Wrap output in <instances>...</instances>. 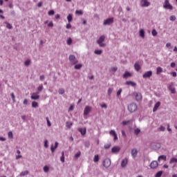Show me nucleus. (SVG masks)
Segmentation results:
<instances>
[{
    "mask_svg": "<svg viewBox=\"0 0 177 177\" xmlns=\"http://www.w3.org/2000/svg\"><path fill=\"white\" fill-rule=\"evenodd\" d=\"M10 96H11V97H12V101H13V102H16V100H15V93H12L10 94Z\"/></svg>",
    "mask_w": 177,
    "mask_h": 177,
    "instance_id": "obj_53",
    "label": "nucleus"
},
{
    "mask_svg": "<svg viewBox=\"0 0 177 177\" xmlns=\"http://www.w3.org/2000/svg\"><path fill=\"white\" fill-rule=\"evenodd\" d=\"M47 125L48 127H51L52 124H50V121H49V118H46Z\"/></svg>",
    "mask_w": 177,
    "mask_h": 177,
    "instance_id": "obj_54",
    "label": "nucleus"
},
{
    "mask_svg": "<svg viewBox=\"0 0 177 177\" xmlns=\"http://www.w3.org/2000/svg\"><path fill=\"white\" fill-rule=\"evenodd\" d=\"M30 63H31V59H26L24 62V66H26V67H28Z\"/></svg>",
    "mask_w": 177,
    "mask_h": 177,
    "instance_id": "obj_26",
    "label": "nucleus"
},
{
    "mask_svg": "<svg viewBox=\"0 0 177 177\" xmlns=\"http://www.w3.org/2000/svg\"><path fill=\"white\" fill-rule=\"evenodd\" d=\"M4 24H6V28H8V30H12L13 28V26H12V24H9L8 21H5Z\"/></svg>",
    "mask_w": 177,
    "mask_h": 177,
    "instance_id": "obj_22",
    "label": "nucleus"
},
{
    "mask_svg": "<svg viewBox=\"0 0 177 177\" xmlns=\"http://www.w3.org/2000/svg\"><path fill=\"white\" fill-rule=\"evenodd\" d=\"M131 156L133 158H136V156H138V149H131Z\"/></svg>",
    "mask_w": 177,
    "mask_h": 177,
    "instance_id": "obj_15",
    "label": "nucleus"
},
{
    "mask_svg": "<svg viewBox=\"0 0 177 177\" xmlns=\"http://www.w3.org/2000/svg\"><path fill=\"white\" fill-rule=\"evenodd\" d=\"M75 14H76V15H84V12H82V10H77L75 11Z\"/></svg>",
    "mask_w": 177,
    "mask_h": 177,
    "instance_id": "obj_47",
    "label": "nucleus"
},
{
    "mask_svg": "<svg viewBox=\"0 0 177 177\" xmlns=\"http://www.w3.org/2000/svg\"><path fill=\"white\" fill-rule=\"evenodd\" d=\"M103 167L109 168L111 165V160L109 158L105 159L102 162Z\"/></svg>",
    "mask_w": 177,
    "mask_h": 177,
    "instance_id": "obj_6",
    "label": "nucleus"
},
{
    "mask_svg": "<svg viewBox=\"0 0 177 177\" xmlns=\"http://www.w3.org/2000/svg\"><path fill=\"white\" fill-rule=\"evenodd\" d=\"M23 104H24L25 106H27L28 104V100L24 99V100L23 102Z\"/></svg>",
    "mask_w": 177,
    "mask_h": 177,
    "instance_id": "obj_50",
    "label": "nucleus"
},
{
    "mask_svg": "<svg viewBox=\"0 0 177 177\" xmlns=\"http://www.w3.org/2000/svg\"><path fill=\"white\" fill-rule=\"evenodd\" d=\"M102 50H95L94 53H95V55H102Z\"/></svg>",
    "mask_w": 177,
    "mask_h": 177,
    "instance_id": "obj_42",
    "label": "nucleus"
},
{
    "mask_svg": "<svg viewBox=\"0 0 177 177\" xmlns=\"http://www.w3.org/2000/svg\"><path fill=\"white\" fill-rule=\"evenodd\" d=\"M66 127H67V128H71V127H73V122H66Z\"/></svg>",
    "mask_w": 177,
    "mask_h": 177,
    "instance_id": "obj_34",
    "label": "nucleus"
},
{
    "mask_svg": "<svg viewBox=\"0 0 177 177\" xmlns=\"http://www.w3.org/2000/svg\"><path fill=\"white\" fill-rule=\"evenodd\" d=\"M118 68L117 67H113L112 68H111L110 71L111 73H115V71H117Z\"/></svg>",
    "mask_w": 177,
    "mask_h": 177,
    "instance_id": "obj_48",
    "label": "nucleus"
},
{
    "mask_svg": "<svg viewBox=\"0 0 177 177\" xmlns=\"http://www.w3.org/2000/svg\"><path fill=\"white\" fill-rule=\"evenodd\" d=\"M122 92V88H120L117 93H116V95L118 96V97L121 95V93Z\"/></svg>",
    "mask_w": 177,
    "mask_h": 177,
    "instance_id": "obj_49",
    "label": "nucleus"
},
{
    "mask_svg": "<svg viewBox=\"0 0 177 177\" xmlns=\"http://www.w3.org/2000/svg\"><path fill=\"white\" fill-rule=\"evenodd\" d=\"M133 95L135 96L137 102H140V100H142V94L140 93H134Z\"/></svg>",
    "mask_w": 177,
    "mask_h": 177,
    "instance_id": "obj_11",
    "label": "nucleus"
},
{
    "mask_svg": "<svg viewBox=\"0 0 177 177\" xmlns=\"http://www.w3.org/2000/svg\"><path fill=\"white\" fill-rule=\"evenodd\" d=\"M168 89L171 91V93H176L175 87H174V83H171V85L169 86Z\"/></svg>",
    "mask_w": 177,
    "mask_h": 177,
    "instance_id": "obj_14",
    "label": "nucleus"
},
{
    "mask_svg": "<svg viewBox=\"0 0 177 177\" xmlns=\"http://www.w3.org/2000/svg\"><path fill=\"white\" fill-rule=\"evenodd\" d=\"M38 93H33L31 95V99L32 100H38L39 99V95H38Z\"/></svg>",
    "mask_w": 177,
    "mask_h": 177,
    "instance_id": "obj_12",
    "label": "nucleus"
},
{
    "mask_svg": "<svg viewBox=\"0 0 177 177\" xmlns=\"http://www.w3.org/2000/svg\"><path fill=\"white\" fill-rule=\"evenodd\" d=\"M64 92H65L64 88H59L58 90V93L59 95H64Z\"/></svg>",
    "mask_w": 177,
    "mask_h": 177,
    "instance_id": "obj_35",
    "label": "nucleus"
},
{
    "mask_svg": "<svg viewBox=\"0 0 177 177\" xmlns=\"http://www.w3.org/2000/svg\"><path fill=\"white\" fill-rule=\"evenodd\" d=\"M102 109H107V104H102L100 105Z\"/></svg>",
    "mask_w": 177,
    "mask_h": 177,
    "instance_id": "obj_58",
    "label": "nucleus"
},
{
    "mask_svg": "<svg viewBox=\"0 0 177 177\" xmlns=\"http://www.w3.org/2000/svg\"><path fill=\"white\" fill-rule=\"evenodd\" d=\"M68 60L72 63V64H77L78 63V59L75 57L74 55H70L68 57Z\"/></svg>",
    "mask_w": 177,
    "mask_h": 177,
    "instance_id": "obj_3",
    "label": "nucleus"
},
{
    "mask_svg": "<svg viewBox=\"0 0 177 177\" xmlns=\"http://www.w3.org/2000/svg\"><path fill=\"white\" fill-rule=\"evenodd\" d=\"M160 104H161V103L160 102H158L156 104V110H157V109H158V107H160Z\"/></svg>",
    "mask_w": 177,
    "mask_h": 177,
    "instance_id": "obj_57",
    "label": "nucleus"
},
{
    "mask_svg": "<svg viewBox=\"0 0 177 177\" xmlns=\"http://www.w3.org/2000/svg\"><path fill=\"white\" fill-rule=\"evenodd\" d=\"M165 9H169V10H172L173 7L169 4V1L165 0V4L163 5Z\"/></svg>",
    "mask_w": 177,
    "mask_h": 177,
    "instance_id": "obj_7",
    "label": "nucleus"
},
{
    "mask_svg": "<svg viewBox=\"0 0 177 177\" xmlns=\"http://www.w3.org/2000/svg\"><path fill=\"white\" fill-rule=\"evenodd\" d=\"M48 16H53V15H55V10H51L48 11Z\"/></svg>",
    "mask_w": 177,
    "mask_h": 177,
    "instance_id": "obj_41",
    "label": "nucleus"
},
{
    "mask_svg": "<svg viewBox=\"0 0 177 177\" xmlns=\"http://www.w3.org/2000/svg\"><path fill=\"white\" fill-rule=\"evenodd\" d=\"M162 175V171H158V172L156 174V177H161Z\"/></svg>",
    "mask_w": 177,
    "mask_h": 177,
    "instance_id": "obj_46",
    "label": "nucleus"
},
{
    "mask_svg": "<svg viewBox=\"0 0 177 177\" xmlns=\"http://www.w3.org/2000/svg\"><path fill=\"white\" fill-rule=\"evenodd\" d=\"M76 65H75V70H80L82 68V64H75Z\"/></svg>",
    "mask_w": 177,
    "mask_h": 177,
    "instance_id": "obj_24",
    "label": "nucleus"
},
{
    "mask_svg": "<svg viewBox=\"0 0 177 177\" xmlns=\"http://www.w3.org/2000/svg\"><path fill=\"white\" fill-rule=\"evenodd\" d=\"M127 109L129 113H134V111H136V110H138V105H136V104L135 103H131L128 105Z\"/></svg>",
    "mask_w": 177,
    "mask_h": 177,
    "instance_id": "obj_1",
    "label": "nucleus"
},
{
    "mask_svg": "<svg viewBox=\"0 0 177 177\" xmlns=\"http://www.w3.org/2000/svg\"><path fill=\"white\" fill-rule=\"evenodd\" d=\"M151 75H153V72L151 71H149L143 74L142 78H150Z\"/></svg>",
    "mask_w": 177,
    "mask_h": 177,
    "instance_id": "obj_9",
    "label": "nucleus"
},
{
    "mask_svg": "<svg viewBox=\"0 0 177 177\" xmlns=\"http://www.w3.org/2000/svg\"><path fill=\"white\" fill-rule=\"evenodd\" d=\"M109 133H110V135H113V136H114V135L117 134V133H115V131H114V130H111Z\"/></svg>",
    "mask_w": 177,
    "mask_h": 177,
    "instance_id": "obj_51",
    "label": "nucleus"
},
{
    "mask_svg": "<svg viewBox=\"0 0 177 177\" xmlns=\"http://www.w3.org/2000/svg\"><path fill=\"white\" fill-rule=\"evenodd\" d=\"M128 164V159L126 158L122 160L121 167L122 168H125Z\"/></svg>",
    "mask_w": 177,
    "mask_h": 177,
    "instance_id": "obj_13",
    "label": "nucleus"
},
{
    "mask_svg": "<svg viewBox=\"0 0 177 177\" xmlns=\"http://www.w3.org/2000/svg\"><path fill=\"white\" fill-rule=\"evenodd\" d=\"M173 162H177V158H172L170 160L169 163H170V164H173Z\"/></svg>",
    "mask_w": 177,
    "mask_h": 177,
    "instance_id": "obj_39",
    "label": "nucleus"
},
{
    "mask_svg": "<svg viewBox=\"0 0 177 177\" xmlns=\"http://www.w3.org/2000/svg\"><path fill=\"white\" fill-rule=\"evenodd\" d=\"M113 91H114L113 88H109L108 89V96H111V93H113Z\"/></svg>",
    "mask_w": 177,
    "mask_h": 177,
    "instance_id": "obj_31",
    "label": "nucleus"
},
{
    "mask_svg": "<svg viewBox=\"0 0 177 177\" xmlns=\"http://www.w3.org/2000/svg\"><path fill=\"white\" fill-rule=\"evenodd\" d=\"M158 162H160V161H167V156H165V155L160 156L158 158Z\"/></svg>",
    "mask_w": 177,
    "mask_h": 177,
    "instance_id": "obj_16",
    "label": "nucleus"
},
{
    "mask_svg": "<svg viewBox=\"0 0 177 177\" xmlns=\"http://www.w3.org/2000/svg\"><path fill=\"white\" fill-rule=\"evenodd\" d=\"M106 39V37H104V35L100 36L98 39V40L97 41V44H98V45L101 47V48H104V46H106V44L103 42H104V39Z\"/></svg>",
    "mask_w": 177,
    "mask_h": 177,
    "instance_id": "obj_2",
    "label": "nucleus"
},
{
    "mask_svg": "<svg viewBox=\"0 0 177 177\" xmlns=\"http://www.w3.org/2000/svg\"><path fill=\"white\" fill-rule=\"evenodd\" d=\"M150 168H151L152 169H154V168H156V161H152L149 165Z\"/></svg>",
    "mask_w": 177,
    "mask_h": 177,
    "instance_id": "obj_28",
    "label": "nucleus"
},
{
    "mask_svg": "<svg viewBox=\"0 0 177 177\" xmlns=\"http://www.w3.org/2000/svg\"><path fill=\"white\" fill-rule=\"evenodd\" d=\"M113 23H114V18L111 17L107 19H105L104 21L103 24H104V26H110V24H113Z\"/></svg>",
    "mask_w": 177,
    "mask_h": 177,
    "instance_id": "obj_5",
    "label": "nucleus"
},
{
    "mask_svg": "<svg viewBox=\"0 0 177 177\" xmlns=\"http://www.w3.org/2000/svg\"><path fill=\"white\" fill-rule=\"evenodd\" d=\"M78 131L79 132H80L81 135L82 136L86 135V128H84V129L79 128Z\"/></svg>",
    "mask_w": 177,
    "mask_h": 177,
    "instance_id": "obj_17",
    "label": "nucleus"
},
{
    "mask_svg": "<svg viewBox=\"0 0 177 177\" xmlns=\"http://www.w3.org/2000/svg\"><path fill=\"white\" fill-rule=\"evenodd\" d=\"M61 162H64V151L62 152V156L60 158Z\"/></svg>",
    "mask_w": 177,
    "mask_h": 177,
    "instance_id": "obj_37",
    "label": "nucleus"
},
{
    "mask_svg": "<svg viewBox=\"0 0 177 177\" xmlns=\"http://www.w3.org/2000/svg\"><path fill=\"white\" fill-rule=\"evenodd\" d=\"M111 146V144H107L104 145V149H110V147Z\"/></svg>",
    "mask_w": 177,
    "mask_h": 177,
    "instance_id": "obj_56",
    "label": "nucleus"
},
{
    "mask_svg": "<svg viewBox=\"0 0 177 177\" xmlns=\"http://www.w3.org/2000/svg\"><path fill=\"white\" fill-rule=\"evenodd\" d=\"M121 149L119 147H113L111 149L112 153H118Z\"/></svg>",
    "mask_w": 177,
    "mask_h": 177,
    "instance_id": "obj_18",
    "label": "nucleus"
},
{
    "mask_svg": "<svg viewBox=\"0 0 177 177\" xmlns=\"http://www.w3.org/2000/svg\"><path fill=\"white\" fill-rule=\"evenodd\" d=\"M126 85H131V86H136V83L132 82V81H127L125 83Z\"/></svg>",
    "mask_w": 177,
    "mask_h": 177,
    "instance_id": "obj_20",
    "label": "nucleus"
},
{
    "mask_svg": "<svg viewBox=\"0 0 177 177\" xmlns=\"http://www.w3.org/2000/svg\"><path fill=\"white\" fill-rule=\"evenodd\" d=\"M26 175H28V171H24L21 172L20 176H26Z\"/></svg>",
    "mask_w": 177,
    "mask_h": 177,
    "instance_id": "obj_32",
    "label": "nucleus"
},
{
    "mask_svg": "<svg viewBox=\"0 0 177 177\" xmlns=\"http://www.w3.org/2000/svg\"><path fill=\"white\" fill-rule=\"evenodd\" d=\"M72 42H73V39H71V38L69 37V38L67 39L66 44H67L68 45H71Z\"/></svg>",
    "mask_w": 177,
    "mask_h": 177,
    "instance_id": "obj_44",
    "label": "nucleus"
},
{
    "mask_svg": "<svg viewBox=\"0 0 177 177\" xmlns=\"http://www.w3.org/2000/svg\"><path fill=\"white\" fill-rule=\"evenodd\" d=\"M140 6L142 8H147V6H150V2H149L147 0H141Z\"/></svg>",
    "mask_w": 177,
    "mask_h": 177,
    "instance_id": "obj_8",
    "label": "nucleus"
},
{
    "mask_svg": "<svg viewBox=\"0 0 177 177\" xmlns=\"http://www.w3.org/2000/svg\"><path fill=\"white\" fill-rule=\"evenodd\" d=\"M156 149H160L161 148V144L156 143Z\"/></svg>",
    "mask_w": 177,
    "mask_h": 177,
    "instance_id": "obj_60",
    "label": "nucleus"
},
{
    "mask_svg": "<svg viewBox=\"0 0 177 177\" xmlns=\"http://www.w3.org/2000/svg\"><path fill=\"white\" fill-rule=\"evenodd\" d=\"M169 19L171 21H175L176 20V17H175L174 15H171Z\"/></svg>",
    "mask_w": 177,
    "mask_h": 177,
    "instance_id": "obj_43",
    "label": "nucleus"
},
{
    "mask_svg": "<svg viewBox=\"0 0 177 177\" xmlns=\"http://www.w3.org/2000/svg\"><path fill=\"white\" fill-rule=\"evenodd\" d=\"M32 107H33L34 109H37V107H38V102L33 101L32 102Z\"/></svg>",
    "mask_w": 177,
    "mask_h": 177,
    "instance_id": "obj_30",
    "label": "nucleus"
},
{
    "mask_svg": "<svg viewBox=\"0 0 177 177\" xmlns=\"http://www.w3.org/2000/svg\"><path fill=\"white\" fill-rule=\"evenodd\" d=\"M8 139H13V132L8 131Z\"/></svg>",
    "mask_w": 177,
    "mask_h": 177,
    "instance_id": "obj_29",
    "label": "nucleus"
},
{
    "mask_svg": "<svg viewBox=\"0 0 177 177\" xmlns=\"http://www.w3.org/2000/svg\"><path fill=\"white\" fill-rule=\"evenodd\" d=\"M93 161L95 162H97L99 161V155H95L94 158H93Z\"/></svg>",
    "mask_w": 177,
    "mask_h": 177,
    "instance_id": "obj_36",
    "label": "nucleus"
},
{
    "mask_svg": "<svg viewBox=\"0 0 177 177\" xmlns=\"http://www.w3.org/2000/svg\"><path fill=\"white\" fill-rule=\"evenodd\" d=\"M167 48H168L169 49H171L172 48V46H171V43H167L166 44Z\"/></svg>",
    "mask_w": 177,
    "mask_h": 177,
    "instance_id": "obj_59",
    "label": "nucleus"
},
{
    "mask_svg": "<svg viewBox=\"0 0 177 177\" xmlns=\"http://www.w3.org/2000/svg\"><path fill=\"white\" fill-rule=\"evenodd\" d=\"M58 146H59V142H55L54 145L53 144L51 145L50 146L51 153H55V151L56 150V149H57Z\"/></svg>",
    "mask_w": 177,
    "mask_h": 177,
    "instance_id": "obj_10",
    "label": "nucleus"
},
{
    "mask_svg": "<svg viewBox=\"0 0 177 177\" xmlns=\"http://www.w3.org/2000/svg\"><path fill=\"white\" fill-rule=\"evenodd\" d=\"M156 73H157V74H160V73H162V68H161V67L157 68Z\"/></svg>",
    "mask_w": 177,
    "mask_h": 177,
    "instance_id": "obj_38",
    "label": "nucleus"
},
{
    "mask_svg": "<svg viewBox=\"0 0 177 177\" xmlns=\"http://www.w3.org/2000/svg\"><path fill=\"white\" fill-rule=\"evenodd\" d=\"M44 147H46V149H48V140H46L44 141Z\"/></svg>",
    "mask_w": 177,
    "mask_h": 177,
    "instance_id": "obj_55",
    "label": "nucleus"
},
{
    "mask_svg": "<svg viewBox=\"0 0 177 177\" xmlns=\"http://www.w3.org/2000/svg\"><path fill=\"white\" fill-rule=\"evenodd\" d=\"M152 35L153 37H156V29H153V30H152Z\"/></svg>",
    "mask_w": 177,
    "mask_h": 177,
    "instance_id": "obj_64",
    "label": "nucleus"
},
{
    "mask_svg": "<svg viewBox=\"0 0 177 177\" xmlns=\"http://www.w3.org/2000/svg\"><path fill=\"white\" fill-rule=\"evenodd\" d=\"M44 90V85L41 84L38 88H37V93H39L41 92H42V91Z\"/></svg>",
    "mask_w": 177,
    "mask_h": 177,
    "instance_id": "obj_27",
    "label": "nucleus"
},
{
    "mask_svg": "<svg viewBox=\"0 0 177 177\" xmlns=\"http://www.w3.org/2000/svg\"><path fill=\"white\" fill-rule=\"evenodd\" d=\"M66 28H67L68 30L70 29V28H71V24H66Z\"/></svg>",
    "mask_w": 177,
    "mask_h": 177,
    "instance_id": "obj_63",
    "label": "nucleus"
},
{
    "mask_svg": "<svg viewBox=\"0 0 177 177\" xmlns=\"http://www.w3.org/2000/svg\"><path fill=\"white\" fill-rule=\"evenodd\" d=\"M80 156H81V151H79L77 153H75V158H78L80 157Z\"/></svg>",
    "mask_w": 177,
    "mask_h": 177,
    "instance_id": "obj_52",
    "label": "nucleus"
},
{
    "mask_svg": "<svg viewBox=\"0 0 177 177\" xmlns=\"http://www.w3.org/2000/svg\"><path fill=\"white\" fill-rule=\"evenodd\" d=\"M43 170H44V172L46 174L49 172V167L47 165H46L44 167Z\"/></svg>",
    "mask_w": 177,
    "mask_h": 177,
    "instance_id": "obj_33",
    "label": "nucleus"
},
{
    "mask_svg": "<svg viewBox=\"0 0 177 177\" xmlns=\"http://www.w3.org/2000/svg\"><path fill=\"white\" fill-rule=\"evenodd\" d=\"M135 135H139L140 133V129H136L134 131Z\"/></svg>",
    "mask_w": 177,
    "mask_h": 177,
    "instance_id": "obj_45",
    "label": "nucleus"
},
{
    "mask_svg": "<svg viewBox=\"0 0 177 177\" xmlns=\"http://www.w3.org/2000/svg\"><path fill=\"white\" fill-rule=\"evenodd\" d=\"M129 122H131V120H124L122 122V124H123V126H125V125H128V124H129Z\"/></svg>",
    "mask_w": 177,
    "mask_h": 177,
    "instance_id": "obj_40",
    "label": "nucleus"
},
{
    "mask_svg": "<svg viewBox=\"0 0 177 177\" xmlns=\"http://www.w3.org/2000/svg\"><path fill=\"white\" fill-rule=\"evenodd\" d=\"M48 27H53V22L50 21L48 24Z\"/></svg>",
    "mask_w": 177,
    "mask_h": 177,
    "instance_id": "obj_61",
    "label": "nucleus"
},
{
    "mask_svg": "<svg viewBox=\"0 0 177 177\" xmlns=\"http://www.w3.org/2000/svg\"><path fill=\"white\" fill-rule=\"evenodd\" d=\"M67 20H68V23H71V21H73V15L69 14L67 16Z\"/></svg>",
    "mask_w": 177,
    "mask_h": 177,
    "instance_id": "obj_25",
    "label": "nucleus"
},
{
    "mask_svg": "<svg viewBox=\"0 0 177 177\" xmlns=\"http://www.w3.org/2000/svg\"><path fill=\"white\" fill-rule=\"evenodd\" d=\"M131 75H132V74H131V73L126 71L124 73V74L123 75V78H128V77H131Z\"/></svg>",
    "mask_w": 177,
    "mask_h": 177,
    "instance_id": "obj_23",
    "label": "nucleus"
},
{
    "mask_svg": "<svg viewBox=\"0 0 177 177\" xmlns=\"http://www.w3.org/2000/svg\"><path fill=\"white\" fill-rule=\"evenodd\" d=\"M92 111V107L89 106H86L84 110L83 115L84 117H86Z\"/></svg>",
    "mask_w": 177,
    "mask_h": 177,
    "instance_id": "obj_4",
    "label": "nucleus"
},
{
    "mask_svg": "<svg viewBox=\"0 0 177 177\" xmlns=\"http://www.w3.org/2000/svg\"><path fill=\"white\" fill-rule=\"evenodd\" d=\"M139 35L141 38H145V30L140 29L139 31Z\"/></svg>",
    "mask_w": 177,
    "mask_h": 177,
    "instance_id": "obj_21",
    "label": "nucleus"
},
{
    "mask_svg": "<svg viewBox=\"0 0 177 177\" xmlns=\"http://www.w3.org/2000/svg\"><path fill=\"white\" fill-rule=\"evenodd\" d=\"M175 66H176V64H175V62H172V63L171 64V67L172 68H175Z\"/></svg>",
    "mask_w": 177,
    "mask_h": 177,
    "instance_id": "obj_62",
    "label": "nucleus"
},
{
    "mask_svg": "<svg viewBox=\"0 0 177 177\" xmlns=\"http://www.w3.org/2000/svg\"><path fill=\"white\" fill-rule=\"evenodd\" d=\"M134 68L136 71H139L140 70V65L139 64V63L136 62L134 64Z\"/></svg>",
    "mask_w": 177,
    "mask_h": 177,
    "instance_id": "obj_19",
    "label": "nucleus"
}]
</instances>
